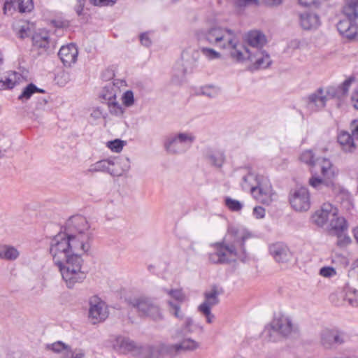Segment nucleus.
<instances>
[{
	"label": "nucleus",
	"instance_id": "f257e3e1",
	"mask_svg": "<svg viewBox=\"0 0 358 358\" xmlns=\"http://www.w3.org/2000/svg\"><path fill=\"white\" fill-rule=\"evenodd\" d=\"M67 234L59 232L50 240V253L66 287L71 289L76 283L82 282L86 274L80 271V259L76 256H71Z\"/></svg>",
	"mask_w": 358,
	"mask_h": 358
},
{
	"label": "nucleus",
	"instance_id": "f03ea898",
	"mask_svg": "<svg viewBox=\"0 0 358 358\" xmlns=\"http://www.w3.org/2000/svg\"><path fill=\"white\" fill-rule=\"evenodd\" d=\"M250 237V234L239 235L236 233L231 241H223L212 245L214 252L208 254V260L215 264H225L235 262L237 259L243 262L248 259L245 248V241Z\"/></svg>",
	"mask_w": 358,
	"mask_h": 358
},
{
	"label": "nucleus",
	"instance_id": "7ed1b4c3",
	"mask_svg": "<svg viewBox=\"0 0 358 358\" xmlns=\"http://www.w3.org/2000/svg\"><path fill=\"white\" fill-rule=\"evenodd\" d=\"M200 44L208 43L217 45L229 50L231 57H239L241 55L239 49L243 50V44L238 41L234 31L222 27H213L205 31L196 33Z\"/></svg>",
	"mask_w": 358,
	"mask_h": 358
},
{
	"label": "nucleus",
	"instance_id": "20e7f679",
	"mask_svg": "<svg viewBox=\"0 0 358 358\" xmlns=\"http://www.w3.org/2000/svg\"><path fill=\"white\" fill-rule=\"evenodd\" d=\"M297 327L285 315L275 316L269 325L265 327L262 333V339L266 342H278L282 336H287L296 331Z\"/></svg>",
	"mask_w": 358,
	"mask_h": 358
},
{
	"label": "nucleus",
	"instance_id": "39448f33",
	"mask_svg": "<svg viewBox=\"0 0 358 358\" xmlns=\"http://www.w3.org/2000/svg\"><path fill=\"white\" fill-rule=\"evenodd\" d=\"M345 18L341 20L337 24V29L340 34L348 39L358 38V0H346L343 7Z\"/></svg>",
	"mask_w": 358,
	"mask_h": 358
},
{
	"label": "nucleus",
	"instance_id": "423d86ee",
	"mask_svg": "<svg viewBox=\"0 0 358 358\" xmlns=\"http://www.w3.org/2000/svg\"><path fill=\"white\" fill-rule=\"evenodd\" d=\"M200 52L198 50H186L181 55L182 62L177 63L173 69L172 82L180 85L187 73L192 72L198 66Z\"/></svg>",
	"mask_w": 358,
	"mask_h": 358
},
{
	"label": "nucleus",
	"instance_id": "0eeeda50",
	"mask_svg": "<svg viewBox=\"0 0 358 358\" xmlns=\"http://www.w3.org/2000/svg\"><path fill=\"white\" fill-rule=\"evenodd\" d=\"M241 55L240 59L234 57L233 59L237 62H243L245 60H250L253 62L255 69H264L268 68L272 63V60L268 53L265 50L257 49L251 50L243 45V50L239 49Z\"/></svg>",
	"mask_w": 358,
	"mask_h": 358
},
{
	"label": "nucleus",
	"instance_id": "6e6552de",
	"mask_svg": "<svg viewBox=\"0 0 358 358\" xmlns=\"http://www.w3.org/2000/svg\"><path fill=\"white\" fill-rule=\"evenodd\" d=\"M194 138V136L189 133L170 135L164 142V148L169 153H181L192 145Z\"/></svg>",
	"mask_w": 358,
	"mask_h": 358
},
{
	"label": "nucleus",
	"instance_id": "1a4fd4ad",
	"mask_svg": "<svg viewBox=\"0 0 358 358\" xmlns=\"http://www.w3.org/2000/svg\"><path fill=\"white\" fill-rule=\"evenodd\" d=\"M291 207L297 212H306L310 208V196L306 187H301L292 189L289 195Z\"/></svg>",
	"mask_w": 358,
	"mask_h": 358
},
{
	"label": "nucleus",
	"instance_id": "9d476101",
	"mask_svg": "<svg viewBox=\"0 0 358 358\" xmlns=\"http://www.w3.org/2000/svg\"><path fill=\"white\" fill-rule=\"evenodd\" d=\"M114 345L118 350L124 354L136 352L140 355L145 351H148L152 355L155 350L153 345L138 344L129 337L122 336H119L115 338Z\"/></svg>",
	"mask_w": 358,
	"mask_h": 358
},
{
	"label": "nucleus",
	"instance_id": "9b49d317",
	"mask_svg": "<svg viewBox=\"0 0 358 358\" xmlns=\"http://www.w3.org/2000/svg\"><path fill=\"white\" fill-rule=\"evenodd\" d=\"M67 236L69 238L71 256H76L80 259L81 268L83 262L81 256L90 250L89 241L92 238H90L87 234H83L80 236L76 235V234H67Z\"/></svg>",
	"mask_w": 358,
	"mask_h": 358
},
{
	"label": "nucleus",
	"instance_id": "f8f14e48",
	"mask_svg": "<svg viewBox=\"0 0 358 358\" xmlns=\"http://www.w3.org/2000/svg\"><path fill=\"white\" fill-rule=\"evenodd\" d=\"M251 193L253 196L260 203L269 205L273 201L274 193L272 186L266 178H262L257 185L251 184Z\"/></svg>",
	"mask_w": 358,
	"mask_h": 358
},
{
	"label": "nucleus",
	"instance_id": "ddd939ff",
	"mask_svg": "<svg viewBox=\"0 0 358 358\" xmlns=\"http://www.w3.org/2000/svg\"><path fill=\"white\" fill-rule=\"evenodd\" d=\"M90 228V224L85 217L82 215H74L67 220L65 233L76 234V235L80 236L83 234H87L90 238H92V233Z\"/></svg>",
	"mask_w": 358,
	"mask_h": 358
},
{
	"label": "nucleus",
	"instance_id": "4468645a",
	"mask_svg": "<svg viewBox=\"0 0 358 358\" xmlns=\"http://www.w3.org/2000/svg\"><path fill=\"white\" fill-rule=\"evenodd\" d=\"M355 80V78L354 76H350L339 85L328 86L326 88V94L327 98L336 99L338 101L337 106L340 108L344 100L348 96L350 87Z\"/></svg>",
	"mask_w": 358,
	"mask_h": 358
},
{
	"label": "nucleus",
	"instance_id": "2eb2a0df",
	"mask_svg": "<svg viewBox=\"0 0 358 358\" xmlns=\"http://www.w3.org/2000/svg\"><path fill=\"white\" fill-rule=\"evenodd\" d=\"M327 101L328 98L323 87H319L306 96V108L311 113L321 111L326 107Z\"/></svg>",
	"mask_w": 358,
	"mask_h": 358
},
{
	"label": "nucleus",
	"instance_id": "dca6fc26",
	"mask_svg": "<svg viewBox=\"0 0 358 358\" xmlns=\"http://www.w3.org/2000/svg\"><path fill=\"white\" fill-rule=\"evenodd\" d=\"M344 341L345 334L337 329H325L321 333V343L327 349L341 345Z\"/></svg>",
	"mask_w": 358,
	"mask_h": 358
},
{
	"label": "nucleus",
	"instance_id": "f3484780",
	"mask_svg": "<svg viewBox=\"0 0 358 358\" xmlns=\"http://www.w3.org/2000/svg\"><path fill=\"white\" fill-rule=\"evenodd\" d=\"M338 213V209L331 203H324L321 208L312 215V222L318 227H323L327 221H330L331 216Z\"/></svg>",
	"mask_w": 358,
	"mask_h": 358
},
{
	"label": "nucleus",
	"instance_id": "a211bd4d",
	"mask_svg": "<svg viewBox=\"0 0 358 358\" xmlns=\"http://www.w3.org/2000/svg\"><path fill=\"white\" fill-rule=\"evenodd\" d=\"M269 253L278 263H286L292 257L289 248L281 242L271 244L269 246Z\"/></svg>",
	"mask_w": 358,
	"mask_h": 358
},
{
	"label": "nucleus",
	"instance_id": "6ab92c4d",
	"mask_svg": "<svg viewBox=\"0 0 358 358\" xmlns=\"http://www.w3.org/2000/svg\"><path fill=\"white\" fill-rule=\"evenodd\" d=\"M117 164V159H103L92 165L90 171L92 172H106L113 176H119L122 174V171L116 168Z\"/></svg>",
	"mask_w": 358,
	"mask_h": 358
},
{
	"label": "nucleus",
	"instance_id": "aec40b11",
	"mask_svg": "<svg viewBox=\"0 0 358 358\" xmlns=\"http://www.w3.org/2000/svg\"><path fill=\"white\" fill-rule=\"evenodd\" d=\"M78 51L74 44L62 46L58 52V56L66 66H70L74 64L78 57Z\"/></svg>",
	"mask_w": 358,
	"mask_h": 358
},
{
	"label": "nucleus",
	"instance_id": "412c9836",
	"mask_svg": "<svg viewBox=\"0 0 358 358\" xmlns=\"http://www.w3.org/2000/svg\"><path fill=\"white\" fill-rule=\"evenodd\" d=\"M298 16L299 24L304 30L315 29L320 24V17L315 13L306 11L299 13Z\"/></svg>",
	"mask_w": 358,
	"mask_h": 358
},
{
	"label": "nucleus",
	"instance_id": "4be33fe9",
	"mask_svg": "<svg viewBox=\"0 0 358 358\" xmlns=\"http://www.w3.org/2000/svg\"><path fill=\"white\" fill-rule=\"evenodd\" d=\"M133 306L142 313H157L159 312L157 302L149 298L141 297L135 299Z\"/></svg>",
	"mask_w": 358,
	"mask_h": 358
},
{
	"label": "nucleus",
	"instance_id": "5701e85b",
	"mask_svg": "<svg viewBox=\"0 0 358 358\" xmlns=\"http://www.w3.org/2000/svg\"><path fill=\"white\" fill-rule=\"evenodd\" d=\"M246 40L251 50H256L257 49L262 50L264 45L266 43V36L260 31L253 30L248 33Z\"/></svg>",
	"mask_w": 358,
	"mask_h": 358
},
{
	"label": "nucleus",
	"instance_id": "b1692460",
	"mask_svg": "<svg viewBox=\"0 0 358 358\" xmlns=\"http://www.w3.org/2000/svg\"><path fill=\"white\" fill-rule=\"evenodd\" d=\"M88 313H108V306L99 295L94 294L88 299Z\"/></svg>",
	"mask_w": 358,
	"mask_h": 358
},
{
	"label": "nucleus",
	"instance_id": "393cba45",
	"mask_svg": "<svg viewBox=\"0 0 358 358\" xmlns=\"http://www.w3.org/2000/svg\"><path fill=\"white\" fill-rule=\"evenodd\" d=\"M33 45L42 51H47L52 44L48 32L41 31L36 32L32 35Z\"/></svg>",
	"mask_w": 358,
	"mask_h": 358
},
{
	"label": "nucleus",
	"instance_id": "a878e982",
	"mask_svg": "<svg viewBox=\"0 0 358 358\" xmlns=\"http://www.w3.org/2000/svg\"><path fill=\"white\" fill-rule=\"evenodd\" d=\"M337 141L344 152H353L356 149L353 136L347 131H341L339 132L337 136Z\"/></svg>",
	"mask_w": 358,
	"mask_h": 358
},
{
	"label": "nucleus",
	"instance_id": "bb28decb",
	"mask_svg": "<svg viewBox=\"0 0 358 358\" xmlns=\"http://www.w3.org/2000/svg\"><path fill=\"white\" fill-rule=\"evenodd\" d=\"M219 301L217 290L213 289L205 293V301L199 306V310L202 313H210L212 306Z\"/></svg>",
	"mask_w": 358,
	"mask_h": 358
},
{
	"label": "nucleus",
	"instance_id": "cd10ccee",
	"mask_svg": "<svg viewBox=\"0 0 358 358\" xmlns=\"http://www.w3.org/2000/svg\"><path fill=\"white\" fill-rule=\"evenodd\" d=\"M164 291L176 301V302L169 301V305L174 310V313H178L180 310V303L185 299V295L182 290L181 289H164Z\"/></svg>",
	"mask_w": 358,
	"mask_h": 358
},
{
	"label": "nucleus",
	"instance_id": "c85d7f7f",
	"mask_svg": "<svg viewBox=\"0 0 358 358\" xmlns=\"http://www.w3.org/2000/svg\"><path fill=\"white\" fill-rule=\"evenodd\" d=\"M17 36L20 38H25L33 35L35 24L28 21H20L14 27Z\"/></svg>",
	"mask_w": 358,
	"mask_h": 358
},
{
	"label": "nucleus",
	"instance_id": "c756f323",
	"mask_svg": "<svg viewBox=\"0 0 358 358\" xmlns=\"http://www.w3.org/2000/svg\"><path fill=\"white\" fill-rule=\"evenodd\" d=\"M20 251L14 246L0 244V259L13 262L20 257Z\"/></svg>",
	"mask_w": 358,
	"mask_h": 358
},
{
	"label": "nucleus",
	"instance_id": "7c9ffc66",
	"mask_svg": "<svg viewBox=\"0 0 358 358\" xmlns=\"http://www.w3.org/2000/svg\"><path fill=\"white\" fill-rule=\"evenodd\" d=\"M205 158L213 166L221 167L225 157L222 151L219 150L207 149L204 153Z\"/></svg>",
	"mask_w": 358,
	"mask_h": 358
},
{
	"label": "nucleus",
	"instance_id": "2f4dec72",
	"mask_svg": "<svg viewBox=\"0 0 358 358\" xmlns=\"http://www.w3.org/2000/svg\"><path fill=\"white\" fill-rule=\"evenodd\" d=\"M117 93H120L117 83H109L103 87L100 97L108 102L115 100Z\"/></svg>",
	"mask_w": 358,
	"mask_h": 358
},
{
	"label": "nucleus",
	"instance_id": "473e14b6",
	"mask_svg": "<svg viewBox=\"0 0 358 358\" xmlns=\"http://www.w3.org/2000/svg\"><path fill=\"white\" fill-rule=\"evenodd\" d=\"M20 76V75L15 71L8 73L7 76L0 80V90L13 89L17 83Z\"/></svg>",
	"mask_w": 358,
	"mask_h": 358
},
{
	"label": "nucleus",
	"instance_id": "72a5a7b5",
	"mask_svg": "<svg viewBox=\"0 0 358 358\" xmlns=\"http://www.w3.org/2000/svg\"><path fill=\"white\" fill-rule=\"evenodd\" d=\"M331 229L335 233L337 231L344 232L348 230V224L345 219L343 217H338V213L335 216H331L330 219Z\"/></svg>",
	"mask_w": 358,
	"mask_h": 358
},
{
	"label": "nucleus",
	"instance_id": "f704fd0d",
	"mask_svg": "<svg viewBox=\"0 0 358 358\" xmlns=\"http://www.w3.org/2000/svg\"><path fill=\"white\" fill-rule=\"evenodd\" d=\"M47 348L57 353H62L65 358L73 355L71 353V348L62 341L48 344Z\"/></svg>",
	"mask_w": 358,
	"mask_h": 358
},
{
	"label": "nucleus",
	"instance_id": "c9c22d12",
	"mask_svg": "<svg viewBox=\"0 0 358 358\" xmlns=\"http://www.w3.org/2000/svg\"><path fill=\"white\" fill-rule=\"evenodd\" d=\"M198 343L192 339H185L180 343L169 346V350H173L176 352L183 350H194L198 348Z\"/></svg>",
	"mask_w": 358,
	"mask_h": 358
},
{
	"label": "nucleus",
	"instance_id": "e433bc0d",
	"mask_svg": "<svg viewBox=\"0 0 358 358\" xmlns=\"http://www.w3.org/2000/svg\"><path fill=\"white\" fill-rule=\"evenodd\" d=\"M321 172L324 178L330 180L335 175V170L331 161L327 158H322L320 162Z\"/></svg>",
	"mask_w": 358,
	"mask_h": 358
},
{
	"label": "nucleus",
	"instance_id": "4c0bfd02",
	"mask_svg": "<svg viewBox=\"0 0 358 358\" xmlns=\"http://www.w3.org/2000/svg\"><path fill=\"white\" fill-rule=\"evenodd\" d=\"M44 93L45 91L37 87L34 84L30 83L22 90V94L18 96L20 100H28L34 93Z\"/></svg>",
	"mask_w": 358,
	"mask_h": 358
},
{
	"label": "nucleus",
	"instance_id": "58836bf2",
	"mask_svg": "<svg viewBox=\"0 0 358 358\" xmlns=\"http://www.w3.org/2000/svg\"><path fill=\"white\" fill-rule=\"evenodd\" d=\"M12 5L20 13L30 12L34 8L32 0H12Z\"/></svg>",
	"mask_w": 358,
	"mask_h": 358
},
{
	"label": "nucleus",
	"instance_id": "ea45409f",
	"mask_svg": "<svg viewBox=\"0 0 358 358\" xmlns=\"http://www.w3.org/2000/svg\"><path fill=\"white\" fill-rule=\"evenodd\" d=\"M263 176H255L253 173H249L243 177L242 187L243 189H250L251 190V184L257 185V182L261 181Z\"/></svg>",
	"mask_w": 358,
	"mask_h": 358
},
{
	"label": "nucleus",
	"instance_id": "a19ab883",
	"mask_svg": "<svg viewBox=\"0 0 358 358\" xmlns=\"http://www.w3.org/2000/svg\"><path fill=\"white\" fill-rule=\"evenodd\" d=\"M199 94L208 98H215L220 94V88L214 85L203 86L199 90Z\"/></svg>",
	"mask_w": 358,
	"mask_h": 358
},
{
	"label": "nucleus",
	"instance_id": "79ce46f5",
	"mask_svg": "<svg viewBox=\"0 0 358 358\" xmlns=\"http://www.w3.org/2000/svg\"><path fill=\"white\" fill-rule=\"evenodd\" d=\"M224 205L227 207L229 210L234 212L240 211L243 208V203L236 199H234L231 197H226L224 199Z\"/></svg>",
	"mask_w": 358,
	"mask_h": 358
},
{
	"label": "nucleus",
	"instance_id": "37998d69",
	"mask_svg": "<svg viewBox=\"0 0 358 358\" xmlns=\"http://www.w3.org/2000/svg\"><path fill=\"white\" fill-rule=\"evenodd\" d=\"M300 160L308 165L313 167L315 165V155L311 150H305L301 153L299 157Z\"/></svg>",
	"mask_w": 358,
	"mask_h": 358
},
{
	"label": "nucleus",
	"instance_id": "c03bdc74",
	"mask_svg": "<svg viewBox=\"0 0 358 358\" xmlns=\"http://www.w3.org/2000/svg\"><path fill=\"white\" fill-rule=\"evenodd\" d=\"M260 4L259 0H235L234 6L240 10H243L248 7H257Z\"/></svg>",
	"mask_w": 358,
	"mask_h": 358
},
{
	"label": "nucleus",
	"instance_id": "a18cd8bd",
	"mask_svg": "<svg viewBox=\"0 0 358 358\" xmlns=\"http://www.w3.org/2000/svg\"><path fill=\"white\" fill-rule=\"evenodd\" d=\"M108 108L110 114L115 116H121L124 113V108L115 100L107 102Z\"/></svg>",
	"mask_w": 358,
	"mask_h": 358
},
{
	"label": "nucleus",
	"instance_id": "49530a36",
	"mask_svg": "<svg viewBox=\"0 0 358 358\" xmlns=\"http://www.w3.org/2000/svg\"><path fill=\"white\" fill-rule=\"evenodd\" d=\"M346 300L352 306L358 307V291L349 288L346 293Z\"/></svg>",
	"mask_w": 358,
	"mask_h": 358
},
{
	"label": "nucleus",
	"instance_id": "de8ad7c7",
	"mask_svg": "<svg viewBox=\"0 0 358 358\" xmlns=\"http://www.w3.org/2000/svg\"><path fill=\"white\" fill-rule=\"evenodd\" d=\"M200 50L201 53L209 60L219 59L221 57L220 52L212 48L201 47Z\"/></svg>",
	"mask_w": 358,
	"mask_h": 358
},
{
	"label": "nucleus",
	"instance_id": "09e8293b",
	"mask_svg": "<svg viewBox=\"0 0 358 358\" xmlns=\"http://www.w3.org/2000/svg\"><path fill=\"white\" fill-rule=\"evenodd\" d=\"M346 231L344 232H340L337 231L335 232L336 235L337 236V245L339 247H345L348 245L351 242L350 238L346 234Z\"/></svg>",
	"mask_w": 358,
	"mask_h": 358
},
{
	"label": "nucleus",
	"instance_id": "8fccbe9b",
	"mask_svg": "<svg viewBox=\"0 0 358 358\" xmlns=\"http://www.w3.org/2000/svg\"><path fill=\"white\" fill-rule=\"evenodd\" d=\"M108 315H87V322L92 324H96L105 321Z\"/></svg>",
	"mask_w": 358,
	"mask_h": 358
},
{
	"label": "nucleus",
	"instance_id": "3c124183",
	"mask_svg": "<svg viewBox=\"0 0 358 358\" xmlns=\"http://www.w3.org/2000/svg\"><path fill=\"white\" fill-rule=\"evenodd\" d=\"M122 101L125 106L130 107L134 103V93L131 90H127L123 94Z\"/></svg>",
	"mask_w": 358,
	"mask_h": 358
},
{
	"label": "nucleus",
	"instance_id": "603ef678",
	"mask_svg": "<svg viewBox=\"0 0 358 358\" xmlns=\"http://www.w3.org/2000/svg\"><path fill=\"white\" fill-rule=\"evenodd\" d=\"M123 145V141L120 139L109 141L108 143V147L115 152H120L122 150Z\"/></svg>",
	"mask_w": 358,
	"mask_h": 358
},
{
	"label": "nucleus",
	"instance_id": "864d4df0",
	"mask_svg": "<svg viewBox=\"0 0 358 358\" xmlns=\"http://www.w3.org/2000/svg\"><path fill=\"white\" fill-rule=\"evenodd\" d=\"M320 275L325 278H331L336 275V271L331 266H324L320 268Z\"/></svg>",
	"mask_w": 358,
	"mask_h": 358
},
{
	"label": "nucleus",
	"instance_id": "5fc2aeb1",
	"mask_svg": "<svg viewBox=\"0 0 358 358\" xmlns=\"http://www.w3.org/2000/svg\"><path fill=\"white\" fill-rule=\"evenodd\" d=\"M90 2L96 6H111L115 4L117 0H89Z\"/></svg>",
	"mask_w": 358,
	"mask_h": 358
},
{
	"label": "nucleus",
	"instance_id": "6e6d98bb",
	"mask_svg": "<svg viewBox=\"0 0 358 358\" xmlns=\"http://www.w3.org/2000/svg\"><path fill=\"white\" fill-rule=\"evenodd\" d=\"M309 184L313 187L317 189H320L321 186L323 185H327V184H326L324 180H322L318 177H312L311 178H310Z\"/></svg>",
	"mask_w": 358,
	"mask_h": 358
},
{
	"label": "nucleus",
	"instance_id": "4d7b16f0",
	"mask_svg": "<svg viewBox=\"0 0 358 358\" xmlns=\"http://www.w3.org/2000/svg\"><path fill=\"white\" fill-rule=\"evenodd\" d=\"M252 214L257 219H262L265 217V209L262 206H256L254 208Z\"/></svg>",
	"mask_w": 358,
	"mask_h": 358
},
{
	"label": "nucleus",
	"instance_id": "13d9d810",
	"mask_svg": "<svg viewBox=\"0 0 358 358\" xmlns=\"http://www.w3.org/2000/svg\"><path fill=\"white\" fill-rule=\"evenodd\" d=\"M140 41L143 45L145 47H149L152 42L150 38L148 37V33H143L140 35Z\"/></svg>",
	"mask_w": 358,
	"mask_h": 358
},
{
	"label": "nucleus",
	"instance_id": "bf43d9fd",
	"mask_svg": "<svg viewBox=\"0 0 358 358\" xmlns=\"http://www.w3.org/2000/svg\"><path fill=\"white\" fill-rule=\"evenodd\" d=\"M90 117L94 120H99L103 117V111L100 108H93Z\"/></svg>",
	"mask_w": 358,
	"mask_h": 358
},
{
	"label": "nucleus",
	"instance_id": "052dcab7",
	"mask_svg": "<svg viewBox=\"0 0 358 358\" xmlns=\"http://www.w3.org/2000/svg\"><path fill=\"white\" fill-rule=\"evenodd\" d=\"M85 3V0H77V4L75 6V10L78 15L80 16L83 14Z\"/></svg>",
	"mask_w": 358,
	"mask_h": 358
},
{
	"label": "nucleus",
	"instance_id": "680f3d73",
	"mask_svg": "<svg viewBox=\"0 0 358 358\" xmlns=\"http://www.w3.org/2000/svg\"><path fill=\"white\" fill-rule=\"evenodd\" d=\"M197 327V326L196 325H194L192 324V320H190L189 318H188L185 322V327H184V329L183 331L186 333V332H192L195 330V329Z\"/></svg>",
	"mask_w": 358,
	"mask_h": 358
},
{
	"label": "nucleus",
	"instance_id": "e2e57ef3",
	"mask_svg": "<svg viewBox=\"0 0 358 358\" xmlns=\"http://www.w3.org/2000/svg\"><path fill=\"white\" fill-rule=\"evenodd\" d=\"M114 72L111 69H106L101 73V78L104 80H109L114 76Z\"/></svg>",
	"mask_w": 358,
	"mask_h": 358
},
{
	"label": "nucleus",
	"instance_id": "0e129e2a",
	"mask_svg": "<svg viewBox=\"0 0 358 358\" xmlns=\"http://www.w3.org/2000/svg\"><path fill=\"white\" fill-rule=\"evenodd\" d=\"M320 0H299V3L304 6H317Z\"/></svg>",
	"mask_w": 358,
	"mask_h": 358
},
{
	"label": "nucleus",
	"instance_id": "69168bd1",
	"mask_svg": "<svg viewBox=\"0 0 358 358\" xmlns=\"http://www.w3.org/2000/svg\"><path fill=\"white\" fill-rule=\"evenodd\" d=\"M351 101L354 108L356 110H358V88L352 92L351 96Z\"/></svg>",
	"mask_w": 358,
	"mask_h": 358
},
{
	"label": "nucleus",
	"instance_id": "338daca9",
	"mask_svg": "<svg viewBox=\"0 0 358 358\" xmlns=\"http://www.w3.org/2000/svg\"><path fill=\"white\" fill-rule=\"evenodd\" d=\"M71 353L73 354L72 355L66 357V358H83L85 357L84 351L80 349L76 351L71 350Z\"/></svg>",
	"mask_w": 358,
	"mask_h": 358
},
{
	"label": "nucleus",
	"instance_id": "774afa93",
	"mask_svg": "<svg viewBox=\"0 0 358 358\" xmlns=\"http://www.w3.org/2000/svg\"><path fill=\"white\" fill-rule=\"evenodd\" d=\"M282 0H264L266 5L268 6H276L281 4Z\"/></svg>",
	"mask_w": 358,
	"mask_h": 358
}]
</instances>
